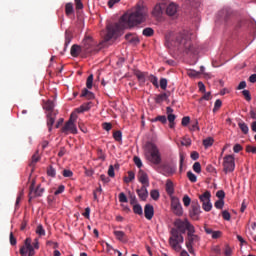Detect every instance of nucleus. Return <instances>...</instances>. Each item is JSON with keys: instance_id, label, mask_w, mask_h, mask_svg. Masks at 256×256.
Here are the masks:
<instances>
[{"instance_id": "f257e3e1", "label": "nucleus", "mask_w": 256, "mask_h": 256, "mask_svg": "<svg viewBox=\"0 0 256 256\" xmlns=\"http://www.w3.org/2000/svg\"><path fill=\"white\" fill-rule=\"evenodd\" d=\"M147 14V8L145 6L138 5L132 13L124 14L118 23L107 25V33L104 36V41H102L98 46L95 45V41L92 37L86 36L82 41L83 51L86 53H97L98 51H101L103 47H107V43H109L111 39H117L119 37V33H121L123 29H131V27L145 23V21H147Z\"/></svg>"}, {"instance_id": "f03ea898", "label": "nucleus", "mask_w": 256, "mask_h": 256, "mask_svg": "<svg viewBox=\"0 0 256 256\" xmlns=\"http://www.w3.org/2000/svg\"><path fill=\"white\" fill-rule=\"evenodd\" d=\"M167 47H178V49H184L185 53L195 55L197 49L191 44L189 33L187 31L182 32H168L165 36Z\"/></svg>"}, {"instance_id": "7ed1b4c3", "label": "nucleus", "mask_w": 256, "mask_h": 256, "mask_svg": "<svg viewBox=\"0 0 256 256\" xmlns=\"http://www.w3.org/2000/svg\"><path fill=\"white\" fill-rule=\"evenodd\" d=\"M174 225L176 228L171 229L169 245H170V247H172V249L174 251L179 253V251H181V243H183V241H185V238H183V235H181L180 233H185L186 231H188V233H190L191 229H195V226H193L191 224V222L187 219H185V220L177 219L174 222ZM179 231H180V233H179Z\"/></svg>"}, {"instance_id": "20e7f679", "label": "nucleus", "mask_w": 256, "mask_h": 256, "mask_svg": "<svg viewBox=\"0 0 256 256\" xmlns=\"http://www.w3.org/2000/svg\"><path fill=\"white\" fill-rule=\"evenodd\" d=\"M145 157L152 165H161V152L155 143L147 142L145 145Z\"/></svg>"}, {"instance_id": "39448f33", "label": "nucleus", "mask_w": 256, "mask_h": 256, "mask_svg": "<svg viewBox=\"0 0 256 256\" xmlns=\"http://www.w3.org/2000/svg\"><path fill=\"white\" fill-rule=\"evenodd\" d=\"M195 243H199V237L195 235V229L191 228L186 238V247L190 255H195V249H193Z\"/></svg>"}, {"instance_id": "423d86ee", "label": "nucleus", "mask_w": 256, "mask_h": 256, "mask_svg": "<svg viewBox=\"0 0 256 256\" xmlns=\"http://www.w3.org/2000/svg\"><path fill=\"white\" fill-rule=\"evenodd\" d=\"M77 121V115L72 113L70 115L69 120L65 123L62 128V133H72L73 135H77V126H75V122Z\"/></svg>"}, {"instance_id": "0eeeda50", "label": "nucleus", "mask_w": 256, "mask_h": 256, "mask_svg": "<svg viewBox=\"0 0 256 256\" xmlns=\"http://www.w3.org/2000/svg\"><path fill=\"white\" fill-rule=\"evenodd\" d=\"M224 173H233L235 171V156L226 155L223 160Z\"/></svg>"}, {"instance_id": "6e6552de", "label": "nucleus", "mask_w": 256, "mask_h": 256, "mask_svg": "<svg viewBox=\"0 0 256 256\" xmlns=\"http://www.w3.org/2000/svg\"><path fill=\"white\" fill-rule=\"evenodd\" d=\"M199 199L202 203V209L209 213V211L213 209V204H211V192H204L202 195L199 196Z\"/></svg>"}, {"instance_id": "1a4fd4ad", "label": "nucleus", "mask_w": 256, "mask_h": 256, "mask_svg": "<svg viewBox=\"0 0 256 256\" xmlns=\"http://www.w3.org/2000/svg\"><path fill=\"white\" fill-rule=\"evenodd\" d=\"M35 256V248L31 244V238H26L24 241V245L20 247V255L21 256Z\"/></svg>"}, {"instance_id": "9d476101", "label": "nucleus", "mask_w": 256, "mask_h": 256, "mask_svg": "<svg viewBox=\"0 0 256 256\" xmlns=\"http://www.w3.org/2000/svg\"><path fill=\"white\" fill-rule=\"evenodd\" d=\"M43 193H45V188L41 187V185H38L35 188V180L32 181L29 188V201H31V199H35V197H42Z\"/></svg>"}, {"instance_id": "9b49d317", "label": "nucleus", "mask_w": 256, "mask_h": 256, "mask_svg": "<svg viewBox=\"0 0 256 256\" xmlns=\"http://www.w3.org/2000/svg\"><path fill=\"white\" fill-rule=\"evenodd\" d=\"M171 209L174 215H177L178 217H181V215H183V206H181V201H179V198L172 196Z\"/></svg>"}, {"instance_id": "f8f14e48", "label": "nucleus", "mask_w": 256, "mask_h": 256, "mask_svg": "<svg viewBox=\"0 0 256 256\" xmlns=\"http://www.w3.org/2000/svg\"><path fill=\"white\" fill-rule=\"evenodd\" d=\"M199 215H201V206L199 204L192 205V209L190 210L191 219L199 221Z\"/></svg>"}, {"instance_id": "ddd939ff", "label": "nucleus", "mask_w": 256, "mask_h": 256, "mask_svg": "<svg viewBox=\"0 0 256 256\" xmlns=\"http://www.w3.org/2000/svg\"><path fill=\"white\" fill-rule=\"evenodd\" d=\"M147 187L149 186H141V188L136 190V193L141 201H147V197H149V191H147Z\"/></svg>"}, {"instance_id": "4468645a", "label": "nucleus", "mask_w": 256, "mask_h": 256, "mask_svg": "<svg viewBox=\"0 0 256 256\" xmlns=\"http://www.w3.org/2000/svg\"><path fill=\"white\" fill-rule=\"evenodd\" d=\"M144 215H145V218L148 219V221H151L153 219V215H155V209L153 208V205L151 204L145 205Z\"/></svg>"}, {"instance_id": "2eb2a0df", "label": "nucleus", "mask_w": 256, "mask_h": 256, "mask_svg": "<svg viewBox=\"0 0 256 256\" xmlns=\"http://www.w3.org/2000/svg\"><path fill=\"white\" fill-rule=\"evenodd\" d=\"M138 180L140 181L142 186L149 187V176L147 175V173H145V171L140 170L138 172Z\"/></svg>"}, {"instance_id": "dca6fc26", "label": "nucleus", "mask_w": 256, "mask_h": 256, "mask_svg": "<svg viewBox=\"0 0 256 256\" xmlns=\"http://www.w3.org/2000/svg\"><path fill=\"white\" fill-rule=\"evenodd\" d=\"M114 235L117 241H120V243H128L129 241V237L123 231L115 230Z\"/></svg>"}, {"instance_id": "f3484780", "label": "nucleus", "mask_w": 256, "mask_h": 256, "mask_svg": "<svg viewBox=\"0 0 256 256\" xmlns=\"http://www.w3.org/2000/svg\"><path fill=\"white\" fill-rule=\"evenodd\" d=\"M56 115H57V113H55V112H48V114H47L48 131H52L53 125L55 124Z\"/></svg>"}, {"instance_id": "a211bd4d", "label": "nucleus", "mask_w": 256, "mask_h": 256, "mask_svg": "<svg viewBox=\"0 0 256 256\" xmlns=\"http://www.w3.org/2000/svg\"><path fill=\"white\" fill-rule=\"evenodd\" d=\"M148 75H149V73H147V72H141V71L135 72V76L137 77L140 85H145Z\"/></svg>"}, {"instance_id": "6ab92c4d", "label": "nucleus", "mask_w": 256, "mask_h": 256, "mask_svg": "<svg viewBox=\"0 0 256 256\" xmlns=\"http://www.w3.org/2000/svg\"><path fill=\"white\" fill-rule=\"evenodd\" d=\"M163 11H165V4H157L152 11V15H154V17H160Z\"/></svg>"}, {"instance_id": "aec40b11", "label": "nucleus", "mask_w": 256, "mask_h": 256, "mask_svg": "<svg viewBox=\"0 0 256 256\" xmlns=\"http://www.w3.org/2000/svg\"><path fill=\"white\" fill-rule=\"evenodd\" d=\"M83 51V47L77 45V44H74L72 45L71 47V50H70V55L72 57H79V55H81V52Z\"/></svg>"}, {"instance_id": "412c9836", "label": "nucleus", "mask_w": 256, "mask_h": 256, "mask_svg": "<svg viewBox=\"0 0 256 256\" xmlns=\"http://www.w3.org/2000/svg\"><path fill=\"white\" fill-rule=\"evenodd\" d=\"M166 13L167 15H169L170 17H173V15H175L177 13V5L175 3H170L167 7H166Z\"/></svg>"}, {"instance_id": "4be33fe9", "label": "nucleus", "mask_w": 256, "mask_h": 256, "mask_svg": "<svg viewBox=\"0 0 256 256\" xmlns=\"http://www.w3.org/2000/svg\"><path fill=\"white\" fill-rule=\"evenodd\" d=\"M44 109L48 111V113H55L53 109H55V102L48 100L44 103Z\"/></svg>"}, {"instance_id": "5701e85b", "label": "nucleus", "mask_w": 256, "mask_h": 256, "mask_svg": "<svg viewBox=\"0 0 256 256\" xmlns=\"http://www.w3.org/2000/svg\"><path fill=\"white\" fill-rule=\"evenodd\" d=\"M89 109H91V102L84 103L76 108V113H85V111H89Z\"/></svg>"}, {"instance_id": "b1692460", "label": "nucleus", "mask_w": 256, "mask_h": 256, "mask_svg": "<svg viewBox=\"0 0 256 256\" xmlns=\"http://www.w3.org/2000/svg\"><path fill=\"white\" fill-rule=\"evenodd\" d=\"M147 79L150 81V83H152V85H154V87H156V89H159V78H157V76L148 74Z\"/></svg>"}, {"instance_id": "393cba45", "label": "nucleus", "mask_w": 256, "mask_h": 256, "mask_svg": "<svg viewBox=\"0 0 256 256\" xmlns=\"http://www.w3.org/2000/svg\"><path fill=\"white\" fill-rule=\"evenodd\" d=\"M80 97H85L86 99L91 100V99H94L95 95L93 94V92L89 91L87 88H84L82 90Z\"/></svg>"}, {"instance_id": "a878e982", "label": "nucleus", "mask_w": 256, "mask_h": 256, "mask_svg": "<svg viewBox=\"0 0 256 256\" xmlns=\"http://www.w3.org/2000/svg\"><path fill=\"white\" fill-rule=\"evenodd\" d=\"M238 127L244 135H247L249 133V126L247 125V123L240 121L238 122Z\"/></svg>"}, {"instance_id": "bb28decb", "label": "nucleus", "mask_w": 256, "mask_h": 256, "mask_svg": "<svg viewBox=\"0 0 256 256\" xmlns=\"http://www.w3.org/2000/svg\"><path fill=\"white\" fill-rule=\"evenodd\" d=\"M167 99H169V95H167V93H161L156 96L155 103H163V101H167Z\"/></svg>"}, {"instance_id": "cd10ccee", "label": "nucleus", "mask_w": 256, "mask_h": 256, "mask_svg": "<svg viewBox=\"0 0 256 256\" xmlns=\"http://www.w3.org/2000/svg\"><path fill=\"white\" fill-rule=\"evenodd\" d=\"M166 192L170 196L175 193V189L173 188V182H171L170 180H167L166 182Z\"/></svg>"}, {"instance_id": "c85d7f7f", "label": "nucleus", "mask_w": 256, "mask_h": 256, "mask_svg": "<svg viewBox=\"0 0 256 256\" xmlns=\"http://www.w3.org/2000/svg\"><path fill=\"white\" fill-rule=\"evenodd\" d=\"M40 159L41 157L39 156V151H36V153L32 156L30 167H35V164L39 163Z\"/></svg>"}, {"instance_id": "c756f323", "label": "nucleus", "mask_w": 256, "mask_h": 256, "mask_svg": "<svg viewBox=\"0 0 256 256\" xmlns=\"http://www.w3.org/2000/svg\"><path fill=\"white\" fill-rule=\"evenodd\" d=\"M175 167L170 166V165H166L164 166V172L166 173V175L170 176V175H174L175 174Z\"/></svg>"}, {"instance_id": "7c9ffc66", "label": "nucleus", "mask_w": 256, "mask_h": 256, "mask_svg": "<svg viewBox=\"0 0 256 256\" xmlns=\"http://www.w3.org/2000/svg\"><path fill=\"white\" fill-rule=\"evenodd\" d=\"M157 121H160V123L165 125V123H167V116L161 115L152 119V123H157Z\"/></svg>"}, {"instance_id": "2f4dec72", "label": "nucleus", "mask_w": 256, "mask_h": 256, "mask_svg": "<svg viewBox=\"0 0 256 256\" xmlns=\"http://www.w3.org/2000/svg\"><path fill=\"white\" fill-rule=\"evenodd\" d=\"M133 211L135 215H143V207L139 203L133 205Z\"/></svg>"}, {"instance_id": "473e14b6", "label": "nucleus", "mask_w": 256, "mask_h": 256, "mask_svg": "<svg viewBox=\"0 0 256 256\" xmlns=\"http://www.w3.org/2000/svg\"><path fill=\"white\" fill-rule=\"evenodd\" d=\"M155 33V31L153 30V28H145L142 31V35H144V37H153V34Z\"/></svg>"}, {"instance_id": "72a5a7b5", "label": "nucleus", "mask_w": 256, "mask_h": 256, "mask_svg": "<svg viewBox=\"0 0 256 256\" xmlns=\"http://www.w3.org/2000/svg\"><path fill=\"white\" fill-rule=\"evenodd\" d=\"M167 119L170 123V129H173L175 127V119H177V116H175V114H169Z\"/></svg>"}, {"instance_id": "f704fd0d", "label": "nucleus", "mask_w": 256, "mask_h": 256, "mask_svg": "<svg viewBox=\"0 0 256 256\" xmlns=\"http://www.w3.org/2000/svg\"><path fill=\"white\" fill-rule=\"evenodd\" d=\"M135 179V172L129 171L128 172V177L124 178L125 183H131Z\"/></svg>"}, {"instance_id": "c9c22d12", "label": "nucleus", "mask_w": 256, "mask_h": 256, "mask_svg": "<svg viewBox=\"0 0 256 256\" xmlns=\"http://www.w3.org/2000/svg\"><path fill=\"white\" fill-rule=\"evenodd\" d=\"M36 233L40 237H45V228H43V225L40 224V225L37 226Z\"/></svg>"}, {"instance_id": "e433bc0d", "label": "nucleus", "mask_w": 256, "mask_h": 256, "mask_svg": "<svg viewBox=\"0 0 256 256\" xmlns=\"http://www.w3.org/2000/svg\"><path fill=\"white\" fill-rule=\"evenodd\" d=\"M181 145L183 147H191V138H189V137L182 138Z\"/></svg>"}, {"instance_id": "4c0bfd02", "label": "nucleus", "mask_w": 256, "mask_h": 256, "mask_svg": "<svg viewBox=\"0 0 256 256\" xmlns=\"http://www.w3.org/2000/svg\"><path fill=\"white\" fill-rule=\"evenodd\" d=\"M87 89H93V74H90L86 80Z\"/></svg>"}, {"instance_id": "58836bf2", "label": "nucleus", "mask_w": 256, "mask_h": 256, "mask_svg": "<svg viewBox=\"0 0 256 256\" xmlns=\"http://www.w3.org/2000/svg\"><path fill=\"white\" fill-rule=\"evenodd\" d=\"M187 177H188L189 181H191V183H197V176L193 172L188 171Z\"/></svg>"}, {"instance_id": "ea45409f", "label": "nucleus", "mask_w": 256, "mask_h": 256, "mask_svg": "<svg viewBox=\"0 0 256 256\" xmlns=\"http://www.w3.org/2000/svg\"><path fill=\"white\" fill-rule=\"evenodd\" d=\"M213 142H214L213 138L208 137V138L203 140V145H204V147L208 148V147H211L213 145Z\"/></svg>"}, {"instance_id": "a19ab883", "label": "nucleus", "mask_w": 256, "mask_h": 256, "mask_svg": "<svg viewBox=\"0 0 256 256\" xmlns=\"http://www.w3.org/2000/svg\"><path fill=\"white\" fill-rule=\"evenodd\" d=\"M47 175L48 177H55L57 175V172L55 171V168H53V166H49L47 168Z\"/></svg>"}, {"instance_id": "79ce46f5", "label": "nucleus", "mask_w": 256, "mask_h": 256, "mask_svg": "<svg viewBox=\"0 0 256 256\" xmlns=\"http://www.w3.org/2000/svg\"><path fill=\"white\" fill-rule=\"evenodd\" d=\"M113 138L115 139V141L121 142L123 139V134L121 133V131H115L113 133Z\"/></svg>"}, {"instance_id": "37998d69", "label": "nucleus", "mask_w": 256, "mask_h": 256, "mask_svg": "<svg viewBox=\"0 0 256 256\" xmlns=\"http://www.w3.org/2000/svg\"><path fill=\"white\" fill-rule=\"evenodd\" d=\"M150 196L154 201H157L160 197L159 190H151Z\"/></svg>"}, {"instance_id": "c03bdc74", "label": "nucleus", "mask_w": 256, "mask_h": 256, "mask_svg": "<svg viewBox=\"0 0 256 256\" xmlns=\"http://www.w3.org/2000/svg\"><path fill=\"white\" fill-rule=\"evenodd\" d=\"M66 15H71L73 13V4L67 3L65 6Z\"/></svg>"}, {"instance_id": "a18cd8bd", "label": "nucleus", "mask_w": 256, "mask_h": 256, "mask_svg": "<svg viewBox=\"0 0 256 256\" xmlns=\"http://www.w3.org/2000/svg\"><path fill=\"white\" fill-rule=\"evenodd\" d=\"M233 254V250L231 249V246L229 244L225 245L224 255L225 256H231Z\"/></svg>"}, {"instance_id": "49530a36", "label": "nucleus", "mask_w": 256, "mask_h": 256, "mask_svg": "<svg viewBox=\"0 0 256 256\" xmlns=\"http://www.w3.org/2000/svg\"><path fill=\"white\" fill-rule=\"evenodd\" d=\"M134 163L138 169H141L143 167V162L141 161V158L135 156L134 157Z\"/></svg>"}, {"instance_id": "de8ad7c7", "label": "nucleus", "mask_w": 256, "mask_h": 256, "mask_svg": "<svg viewBox=\"0 0 256 256\" xmlns=\"http://www.w3.org/2000/svg\"><path fill=\"white\" fill-rule=\"evenodd\" d=\"M221 105H223V102L220 100V99H217L215 101V104H214V109L213 111H219V109H221Z\"/></svg>"}, {"instance_id": "09e8293b", "label": "nucleus", "mask_w": 256, "mask_h": 256, "mask_svg": "<svg viewBox=\"0 0 256 256\" xmlns=\"http://www.w3.org/2000/svg\"><path fill=\"white\" fill-rule=\"evenodd\" d=\"M190 122H191V118L189 116H185L182 118L181 125L183 127H187V125H189Z\"/></svg>"}, {"instance_id": "8fccbe9b", "label": "nucleus", "mask_w": 256, "mask_h": 256, "mask_svg": "<svg viewBox=\"0 0 256 256\" xmlns=\"http://www.w3.org/2000/svg\"><path fill=\"white\" fill-rule=\"evenodd\" d=\"M222 217L225 221H231V213H229L227 210L222 212Z\"/></svg>"}, {"instance_id": "3c124183", "label": "nucleus", "mask_w": 256, "mask_h": 256, "mask_svg": "<svg viewBox=\"0 0 256 256\" xmlns=\"http://www.w3.org/2000/svg\"><path fill=\"white\" fill-rule=\"evenodd\" d=\"M225 205V201L223 200H218L214 203V207H216V209H223Z\"/></svg>"}, {"instance_id": "603ef678", "label": "nucleus", "mask_w": 256, "mask_h": 256, "mask_svg": "<svg viewBox=\"0 0 256 256\" xmlns=\"http://www.w3.org/2000/svg\"><path fill=\"white\" fill-rule=\"evenodd\" d=\"M184 207H189L191 205V198L187 195L183 197Z\"/></svg>"}, {"instance_id": "864d4df0", "label": "nucleus", "mask_w": 256, "mask_h": 256, "mask_svg": "<svg viewBox=\"0 0 256 256\" xmlns=\"http://www.w3.org/2000/svg\"><path fill=\"white\" fill-rule=\"evenodd\" d=\"M206 171L208 173H214L215 175H217V169H215V167H213V165H211V164H208L206 166Z\"/></svg>"}, {"instance_id": "5fc2aeb1", "label": "nucleus", "mask_w": 256, "mask_h": 256, "mask_svg": "<svg viewBox=\"0 0 256 256\" xmlns=\"http://www.w3.org/2000/svg\"><path fill=\"white\" fill-rule=\"evenodd\" d=\"M193 171H195V173H201V163L195 162L193 164Z\"/></svg>"}, {"instance_id": "6e6d98bb", "label": "nucleus", "mask_w": 256, "mask_h": 256, "mask_svg": "<svg viewBox=\"0 0 256 256\" xmlns=\"http://www.w3.org/2000/svg\"><path fill=\"white\" fill-rule=\"evenodd\" d=\"M160 87L165 91L167 89V78H161L160 79Z\"/></svg>"}, {"instance_id": "4d7b16f0", "label": "nucleus", "mask_w": 256, "mask_h": 256, "mask_svg": "<svg viewBox=\"0 0 256 256\" xmlns=\"http://www.w3.org/2000/svg\"><path fill=\"white\" fill-rule=\"evenodd\" d=\"M246 152L253 153V155H256V146H251V145L246 146Z\"/></svg>"}, {"instance_id": "13d9d810", "label": "nucleus", "mask_w": 256, "mask_h": 256, "mask_svg": "<svg viewBox=\"0 0 256 256\" xmlns=\"http://www.w3.org/2000/svg\"><path fill=\"white\" fill-rule=\"evenodd\" d=\"M191 131H199V121L195 120L194 122H192Z\"/></svg>"}, {"instance_id": "bf43d9fd", "label": "nucleus", "mask_w": 256, "mask_h": 256, "mask_svg": "<svg viewBox=\"0 0 256 256\" xmlns=\"http://www.w3.org/2000/svg\"><path fill=\"white\" fill-rule=\"evenodd\" d=\"M118 199L120 201V203H127V196L125 195V193L121 192L118 196Z\"/></svg>"}, {"instance_id": "052dcab7", "label": "nucleus", "mask_w": 256, "mask_h": 256, "mask_svg": "<svg viewBox=\"0 0 256 256\" xmlns=\"http://www.w3.org/2000/svg\"><path fill=\"white\" fill-rule=\"evenodd\" d=\"M62 175H63V177H73V171H71L69 169H64L62 171Z\"/></svg>"}, {"instance_id": "680f3d73", "label": "nucleus", "mask_w": 256, "mask_h": 256, "mask_svg": "<svg viewBox=\"0 0 256 256\" xmlns=\"http://www.w3.org/2000/svg\"><path fill=\"white\" fill-rule=\"evenodd\" d=\"M216 197H218V199H219L220 201H223V199H225V191H223V190L217 191Z\"/></svg>"}, {"instance_id": "e2e57ef3", "label": "nucleus", "mask_w": 256, "mask_h": 256, "mask_svg": "<svg viewBox=\"0 0 256 256\" xmlns=\"http://www.w3.org/2000/svg\"><path fill=\"white\" fill-rule=\"evenodd\" d=\"M10 245L15 246L17 245V238H15V235H13V232L10 233Z\"/></svg>"}, {"instance_id": "0e129e2a", "label": "nucleus", "mask_w": 256, "mask_h": 256, "mask_svg": "<svg viewBox=\"0 0 256 256\" xmlns=\"http://www.w3.org/2000/svg\"><path fill=\"white\" fill-rule=\"evenodd\" d=\"M137 196L134 193L130 194V205H137Z\"/></svg>"}, {"instance_id": "69168bd1", "label": "nucleus", "mask_w": 256, "mask_h": 256, "mask_svg": "<svg viewBox=\"0 0 256 256\" xmlns=\"http://www.w3.org/2000/svg\"><path fill=\"white\" fill-rule=\"evenodd\" d=\"M242 94L245 97L246 101H251V92H249V90H243Z\"/></svg>"}, {"instance_id": "338daca9", "label": "nucleus", "mask_w": 256, "mask_h": 256, "mask_svg": "<svg viewBox=\"0 0 256 256\" xmlns=\"http://www.w3.org/2000/svg\"><path fill=\"white\" fill-rule=\"evenodd\" d=\"M108 175L110 177H115V168L113 167V165H110L109 168H108Z\"/></svg>"}, {"instance_id": "774afa93", "label": "nucleus", "mask_w": 256, "mask_h": 256, "mask_svg": "<svg viewBox=\"0 0 256 256\" xmlns=\"http://www.w3.org/2000/svg\"><path fill=\"white\" fill-rule=\"evenodd\" d=\"M250 117L251 119H256V108H251Z\"/></svg>"}]
</instances>
